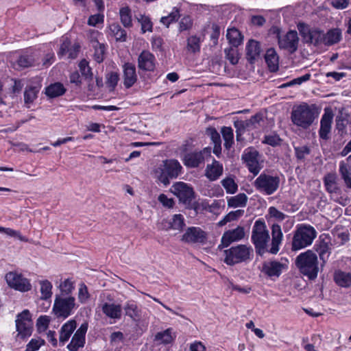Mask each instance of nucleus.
<instances>
[{
  "label": "nucleus",
  "mask_w": 351,
  "mask_h": 351,
  "mask_svg": "<svg viewBox=\"0 0 351 351\" xmlns=\"http://www.w3.org/2000/svg\"><path fill=\"white\" fill-rule=\"evenodd\" d=\"M335 283L342 287L351 286V273L341 270H336L333 276Z\"/></svg>",
  "instance_id": "nucleus-28"
},
{
  "label": "nucleus",
  "mask_w": 351,
  "mask_h": 351,
  "mask_svg": "<svg viewBox=\"0 0 351 351\" xmlns=\"http://www.w3.org/2000/svg\"><path fill=\"white\" fill-rule=\"evenodd\" d=\"M291 120L294 125L299 129L305 130L307 128V104L294 106L291 113Z\"/></svg>",
  "instance_id": "nucleus-10"
},
{
  "label": "nucleus",
  "mask_w": 351,
  "mask_h": 351,
  "mask_svg": "<svg viewBox=\"0 0 351 351\" xmlns=\"http://www.w3.org/2000/svg\"><path fill=\"white\" fill-rule=\"evenodd\" d=\"M91 45L94 48V59L98 63L103 62L105 53V46L104 44L99 43L97 40L92 39Z\"/></svg>",
  "instance_id": "nucleus-35"
},
{
  "label": "nucleus",
  "mask_w": 351,
  "mask_h": 351,
  "mask_svg": "<svg viewBox=\"0 0 351 351\" xmlns=\"http://www.w3.org/2000/svg\"><path fill=\"white\" fill-rule=\"evenodd\" d=\"M175 195L184 204H190L194 197V191L189 185L184 182H178L173 185Z\"/></svg>",
  "instance_id": "nucleus-14"
},
{
  "label": "nucleus",
  "mask_w": 351,
  "mask_h": 351,
  "mask_svg": "<svg viewBox=\"0 0 351 351\" xmlns=\"http://www.w3.org/2000/svg\"><path fill=\"white\" fill-rule=\"evenodd\" d=\"M207 234L199 227L188 228L182 235V241L189 243H205Z\"/></svg>",
  "instance_id": "nucleus-13"
},
{
  "label": "nucleus",
  "mask_w": 351,
  "mask_h": 351,
  "mask_svg": "<svg viewBox=\"0 0 351 351\" xmlns=\"http://www.w3.org/2000/svg\"><path fill=\"white\" fill-rule=\"evenodd\" d=\"M120 21L125 28L132 27V10L129 6H124L119 10Z\"/></svg>",
  "instance_id": "nucleus-32"
},
{
  "label": "nucleus",
  "mask_w": 351,
  "mask_h": 351,
  "mask_svg": "<svg viewBox=\"0 0 351 351\" xmlns=\"http://www.w3.org/2000/svg\"><path fill=\"white\" fill-rule=\"evenodd\" d=\"M5 280L8 286L21 292H27L32 289L29 279L25 278L17 271H10L5 275Z\"/></svg>",
  "instance_id": "nucleus-8"
},
{
  "label": "nucleus",
  "mask_w": 351,
  "mask_h": 351,
  "mask_svg": "<svg viewBox=\"0 0 351 351\" xmlns=\"http://www.w3.org/2000/svg\"><path fill=\"white\" fill-rule=\"evenodd\" d=\"M350 0H330L331 5L337 10H343L348 8Z\"/></svg>",
  "instance_id": "nucleus-64"
},
{
  "label": "nucleus",
  "mask_w": 351,
  "mask_h": 351,
  "mask_svg": "<svg viewBox=\"0 0 351 351\" xmlns=\"http://www.w3.org/2000/svg\"><path fill=\"white\" fill-rule=\"evenodd\" d=\"M280 183V178L277 174L263 171L254 180V186L261 193L271 195L278 191Z\"/></svg>",
  "instance_id": "nucleus-3"
},
{
  "label": "nucleus",
  "mask_w": 351,
  "mask_h": 351,
  "mask_svg": "<svg viewBox=\"0 0 351 351\" xmlns=\"http://www.w3.org/2000/svg\"><path fill=\"white\" fill-rule=\"evenodd\" d=\"M103 313L113 319H119L122 315V306L114 303L104 302L101 305Z\"/></svg>",
  "instance_id": "nucleus-20"
},
{
  "label": "nucleus",
  "mask_w": 351,
  "mask_h": 351,
  "mask_svg": "<svg viewBox=\"0 0 351 351\" xmlns=\"http://www.w3.org/2000/svg\"><path fill=\"white\" fill-rule=\"evenodd\" d=\"M66 91L63 84L60 82L52 84L47 86L45 90V94L51 97H56L64 94Z\"/></svg>",
  "instance_id": "nucleus-33"
},
{
  "label": "nucleus",
  "mask_w": 351,
  "mask_h": 351,
  "mask_svg": "<svg viewBox=\"0 0 351 351\" xmlns=\"http://www.w3.org/2000/svg\"><path fill=\"white\" fill-rule=\"evenodd\" d=\"M211 148L205 147L200 151H194L184 154L182 162L188 168H197L204 165L206 158L210 156Z\"/></svg>",
  "instance_id": "nucleus-7"
},
{
  "label": "nucleus",
  "mask_w": 351,
  "mask_h": 351,
  "mask_svg": "<svg viewBox=\"0 0 351 351\" xmlns=\"http://www.w3.org/2000/svg\"><path fill=\"white\" fill-rule=\"evenodd\" d=\"M317 257L316 254L308 250V279H315L318 274Z\"/></svg>",
  "instance_id": "nucleus-31"
},
{
  "label": "nucleus",
  "mask_w": 351,
  "mask_h": 351,
  "mask_svg": "<svg viewBox=\"0 0 351 351\" xmlns=\"http://www.w3.org/2000/svg\"><path fill=\"white\" fill-rule=\"evenodd\" d=\"M324 184L326 191L330 193H340V188L337 183V177L335 173H328L324 177Z\"/></svg>",
  "instance_id": "nucleus-29"
},
{
  "label": "nucleus",
  "mask_w": 351,
  "mask_h": 351,
  "mask_svg": "<svg viewBox=\"0 0 351 351\" xmlns=\"http://www.w3.org/2000/svg\"><path fill=\"white\" fill-rule=\"evenodd\" d=\"M333 119V113L329 108H326L320 121L319 134L322 139L327 140L331 130V123Z\"/></svg>",
  "instance_id": "nucleus-18"
},
{
  "label": "nucleus",
  "mask_w": 351,
  "mask_h": 351,
  "mask_svg": "<svg viewBox=\"0 0 351 351\" xmlns=\"http://www.w3.org/2000/svg\"><path fill=\"white\" fill-rule=\"evenodd\" d=\"M269 214L271 217H274L278 221H282L286 217V215L283 213L278 210L274 206H271L269 208Z\"/></svg>",
  "instance_id": "nucleus-63"
},
{
  "label": "nucleus",
  "mask_w": 351,
  "mask_h": 351,
  "mask_svg": "<svg viewBox=\"0 0 351 351\" xmlns=\"http://www.w3.org/2000/svg\"><path fill=\"white\" fill-rule=\"evenodd\" d=\"M125 315L133 319L139 317V311L136 303L134 301H128L124 306Z\"/></svg>",
  "instance_id": "nucleus-43"
},
{
  "label": "nucleus",
  "mask_w": 351,
  "mask_h": 351,
  "mask_svg": "<svg viewBox=\"0 0 351 351\" xmlns=\"http://www.w3.org/2000/svg\"><path fill=\"white\" fill-rule=\"evenodd\" d=\"M186 42V49L189 52L195 53L200 51L201 43L202 42L200 37L195 35L191 36L187 38Z\"/></svg>",
  "instance_id": "nucleus-36"
},
{
  "label": "nucleus",
  "mask_w": 351,
  "mask_h": 351,
  "mask_svg": "<svg viewBox=\"0 0 351 351\" xmlns=\"http://www.w3.org/2000/svg\"><path fill=\"white\" fill-rule=\"evenodd\" d=\"M223 169L222 164L214 159L212 164L207 165L205 176L209 180L215 181L222 175Z\"/></svg>",
  "instance_id": "nucleus-22"
},
{
  "label": "nucleus",
  "mask_w": 351,
  "mask_h": 351,
  "mask_svg": "<svg viewBox=\"0 0 351 351\" xmlns=\"http://www.w3.org/2000/svg\"><path fill=\"white\" fill-rule=\"evenodd\" d=\"M221 184L226 189L227 193L233 194L237 190V184L232 178H227L221 181Z\"/></svg>",
  "instance_id": "nucleus-52"
},
{
  "label": "nucleus",
  "mask_w": 351,
  "mask_h": 351,
  "mask_svg": "<svg viewBox=\"0 0 351 351\" xmlns=\"http://www.w3.org/2000/svg\"><path fill=\"white\" fill-rule=\"evenodd\" d=\"M156 58L148 51H143L138 58V66L139 69L146 71H153L155 69Z\"/></svg>",
  "instance_id": "nucleus-19"
},
{
  "label": "nucleus",
  "mask_w": 351,
  "mask_h": 351,
  "mask_svg": "<svg viewBox=\"0 0 351 351\" xmlns=\"http://www.w3.org/2000/svg\"><path fill=\"white\" fill-rule=\"evenodd\" d=\"M85 343V338L74 334L71 342L68 344L67 348L69 351H77L80 348L84 347Z\"/></svg>",
  "instance_id": "nucleus-44"
},
{
  "label": "nucleus",
  "mask_w": 351,
  "mask_h": 351,
  "mask_svg": "<svg viewBox=\"0 0 351 351\" xmlns=\"http://www.w3.org/2000/svg\"><path fill=\"white\" fill-rule=\"evenodd\" d=\"M226 38L233 47L239 46L242 42L240 32L236 28H230L227 31Z\"/></svg>",
  "instance_id": "nucleus-37"
},
{
  "label": "nucleus",
  "mask_w": 351,
  "mask_h": 351,
  "mask_svg": "<svg viewBox=\"0 0 351 351\" xmlns=\"http://www.w3.org/2000/svg\"><path fill=\"white\" fill-rule=\"evenodd\" d=\"M224 53L226 58L230 61L232 64H237L239 61V53L237 47H231L225 49Z\"/></svg>",
  "instance_id": "nucleus-50"
},
{
  "label": "nucleus",
  "mask_w": 351,
  "mask_h": 351,
  "mask_svg": "<svg viewBox=\"0 0 351 351\" xmlns=\"http://www.w3.org/2000/svg\"><path fill=\"white\" fill-rule=\"evenodd\" d=\"M339 171L346 186L351 189V167H348L341 162L339 166Z\"/></svg>",
  "instance_id": "nucleus-47"
},
{
  "label": "nucleus",
  "mask_w": 351,
  "mask_h": 351,
  "mask_svg": "<svg viewBox=\"0 0 351 351\" xmlns=\"http://www.w3.org/2000/svg\"><path fill=\"white\" fill-rule=\"evenodd\" d=\"M77 326L76 322L74 319H71L62 325L60 330V341L64 344L71 337L72 333L74 332Z\"/></svg>",
  "instance_id": "nucleus-24"
},
{
  "label": "nucleus",
  "mask_w": 351,
  "mask_h": 351,
  "mask_svg": "<svg viewBox=\"0 0 351 351\" xmlns=\"http://www.w3.org/2000/svg\"><path fill=\"white\" fill-rule=\"evenodd\" d=\"M119 80V75L117 72H110L106 75V84L113 90Z\"/></svg>",
  "instance_id": "nucleus-54"
},
{
  "label": "nucleus",
  "mask_w": 351,
  "mask_h": 351,
  "mask_svg": "<svg viewBox=\"0 0 351 351\" xmlns=\"http://www.w3.org/2000/svg\"><path fill=\"white\" fill-rule=\"evenodd\" d=\"M261 49L260 43L254 40H250L246 45L247 59L253 63L261 55Z\"/></svg>",
  "instance_id": "nucleus-23"
},
{
  "label": "nucleus",
  "mask_w": 351,
  "mask_h": 351,
  "mask_svg": "<svg viewBox=\"0 0 351 351\" xmlns=\"http://www.w3.org/2000/svg\"><path fill=\"white\" fill-rule=\"evenodd\" d=\"M193 21L190 16H186L183 17L179 23V31L183 32L189 30L192 27Z\"/></svg>",
  "instance_id": "nucleus-57"
},
{
  "label": "nucleus",
  "mask_w": 351,
  "mask_h": 351,
  "mask_svg": "<svg viewBox=\"0 0 351 351\" xmlns=\"http://www.w3.org/2000/svg\"><path fill=\"white\" fill-rule=\"evenodd\" d=\"M307 246V225L298 226L292 241V250L297 251Z\"/></svg>",
  "instance_id": "nucleus-15"
},
{
  "label": "nucleus",
  "mask_w": 351,
  "mask_h": 351,
  "mask_svg": "<svg viewBox=\"0 0 351 351\" xmlns=\"http://www.w3.org/2000/svg\"><path fill=\"white\" fill-rule=\"evenodd\" d=\"M221 132L224 141V147L226 149H229L234 143L233 130L230 127L223 126L221 128Z\"/></svg>",
  "instance_id": "nucleus-41"
},
{
  "label": "nucleus",
  "mask_w": 351,
  "mask_h": 351,
  "mask_svg": "<svg viewBox=\"0 0 351 351\" xmlns=\"http://www.w3.org/2000/svg\"><path fill=\"white\" fill-rule=\"evenodd\" d=\"M170 228L173 230H180L185 226L184 219L182 215H174L169 222Z\"/></svg>",
  "instance_id": "nucleus-51"
},
{
  "label": "nucleus",
  "mask_w": 351,
  "mask_h": 351,
  "mask_svg": "<svg viewBox=\"0 0 351 351\" xmlns=\"http://www.w3.org/2000/svg\"><path fill=\"white\" fill-rule=\"evenodd\" d=\"M294 149L298 160L304 162L307 154V145L295 146Z\"/></svg>",
  "instance_id": "nucleus-61"
},
{
  "label": "nucleus",
  "mask_w": 351,
  "mask_h": 351,
  "mask_svg": "<svg viewBox=\"0 0 351 351\" xmlns=\"http://www.w3.org/2000/svg\"><path fill=\"white\" fill-rule=\"evenodd\" d=\"M278 38L280 48L286 49L290 53L297 50L299 38L296 31L291 30L282 36L279 34Z\"/></svg>",
  "instance_id": "nucleus-12"
},
{
  "label": "nucleus",
  "mask_w": 351,
  "mask_h": 351,
  "mask_svg": "<svg viewBox=\"0 0 351 351\" xmlns=\"http://www.w3.org/2000/svg\"><path fill=\"white\" fill-rule=\"evenodd\" d=\"M18 337L22 339L31 336L32 332V319L29 310L25 309L16 315L15 320Z\"/></svg>",
  "instance_id": "nucleus-6"
},
{
  "label": "nucleus",
  "mask_w": 351,
  "mask_h": 351,
  "mask_svg": "<svg viewBox=\"0 0 351 351\" xmlns=\"http://www.w3.org/2000/svg\"><path fill=\"white\" fill-rule=\"evenodd\" d=\"M287 268L286 264L277 261H267L263 264L262 271L269 278H278L282 271Z\"/></svg>",
  "instance_id": "nucleus-16"
},
{
  "label": "nucleus",
  "mask_w": 351,
  "mask_h": 351,
  "mask_svg": "<svg viewBox=\"0 0 351 351\" xmlns=\"http://www.w3.org/2000/svg\"><path fill=\"white\" fill-rule=\"evenodd\" d=\"M41 299L47 300L51 297L52 295V285L49 280H42L40 282Z\"/></svg>",
  "instance_id": "nucleus-46"
},
{
  "label": "nucleus",
  "mask_w": 351,
  "mask_h": 351,
  "mask_svg": "<svg viewBox=\"0 0 351 351\" xmlns=\"http://www.w3.org/2000/svg\"><path fill=\"white\" fill-rule=\"evenodd\" d=\"M79 68L82 75L86 78H90L92 77L91 69L88 66V62L85 59L80 61Z\"/></svg>",
  "instance_id": "nucleus-56"
},
{
  "label": "nucleus",
  "mask_w": 351,
  "mask_h": 351,
  "mask_svg": "<svg viewBox=\"0 0 351 351\" xmlns=\"http://www.w3.org/2000/svg\"><path fill=\"white\" fill-rule=\"evenodd\" d=\"M89 298V293L87 287L84 284H81L79 288L78 299L82 303H84Z\"/></svg>",
  "instance_id": "nucleus-60"
},
{
  "label": "nucleus",
  "mask_w": 351,
  "mask_h": 351,
  "mask_svg": "<svg viewBox=\"0 0 351 351\" xmlns=\"http://www.w3.org/2000/svg\"><path fill=\"white\" fill-rule=\"evenodd\" d=\"M265 62L271 71H276L278 69V56L274 48L268 49L265 55Z\"/></svg>",
  "instance_id": "nucleus-30"
},
{
  "label": "nucleus",
  "mask_w": 351,
  "mask_h": 351,
  "mask_svg": "<svg viewBox=\"0 0 351 351\" xmlns=\"http://www.w3.org/2000/svg\"><path fill=\"white\" fill-rule=\"evenodd\" d=\"M51 318L48 315H40L36 321V326L40 332L45 331L49 326Z\"/></svg>",
  "instance_id": "nucleus-53"
},
{
  "label": "nucleus",
  "mask_w": 351,
  "mask_h": 351,
  "mask_svg": "<svg viewBox=\"0 0 351 351\" xmlns=\"http://www.w3.org/2000/svg\"><path fill=\"white\" fill-rule=\"evenodd\" d=\"M45 343L44 340L41 339H32L27 343L25 351H36Z\"/></svg>",
  "instance_id": "nucleus-55"
},
{
  "label": "nucleus",
  "mask_w": 351,
  "mask_h": 351,
  "mask_svg": "<svg viewBox=\"0 0 351 351\" xmlns=\"http://www.w3.org/2000/svg\"><path fill=\"white\" fill-rule=\"evenodd\" d=\"M36 61L35 56L33 53H23L19 58L17 64L20 68H27L34 65Z\"/></svg>",
  "instance_id": "nucleus-39"
},
{
  "label": "nucleus",
  "mask_w": 351,
  "mask_h": 351,
  "mask_svg": "<svg viewBox=\"0 0 351 351\" xmlns=\"http://www.w3.org/2000/svg\"><path fill=\"white\" fill-rule=\"evenodd\" d=\"M295 264L300 272L307 276V252L299 254L295 258Z\"/></svg>",
  "instance_id": "nucleus-40"
},
{
  "label": "nucleus",
  "mask_w": 351,
  "mask_h": 351,
  "mask_svg": "<svg viewBox=\"0 0 351 351\" xmlns=\"http://www.w3.org/2000/svg\"><path fill=\"white\" fill-rule=\"evenodd\" d=\"M328 240V237L325 234H323L319 237V243L315 245V250L317 252L320 259H322L324 263L328 257V255H326L329 253Z\"/></svg>",
  "instance_id": "nucleus-26"
},
{
  "label": "nucleus",
  "mask_w": 351,
  "mask_h": 351,
  "mask_svg": "<svg viewBox=\"0 0 351 351\" xmlns=\"http://www.w3.org/2000/svg\"><path fill=\"white\" fill-rule=\"evenodd\" d=\"M176 337V333L171 328H167L163 331L156 333L154 337V341L160 344H170Z\"/></svg>",
  "instance_id": "nucleus-25"
},
{
  "label": "nucleus",
  "mask_w": 351,
  "mask_h": 351,
  "mask_svg": "<svg viewBox=\"0 0 351 351\" xmlns=\"http://www.w3.org/2000/svg\"><path fill=\"white\" fill-rule=\"evenodd\" d=\"M110 30L118 41H125L126 40V32L121 28V27L117 23H113L110 25Z\"/></svg>",
  "instance_id": "nucleus-45"
},
{
  "label": "nucleus",
  "mask_w": 351,
  "mask_h": 351,
  "mask_svg": "<svg viewBox=\"0 0 351 351\" xmlns=\"http://www.w3.org/2000/svg\"><path fill=\"white\" fill-rule=\"evenodd\" d=\"M308 43L315 45L324 44V33L319 29L308 30Z\"/></svg>",
  "instance_id": "nucleus-42"
},
{
  "label": "nucleus",
  "mask_w": 351,
  "mask_h": 351,
  "mask_svg": "<svg viewBox=\"0 0 351 351\" xmlns=\"http://www.w3.org/2000/svg\"><path fill=\"white\" fill-rule=\"evenodd\" d=\"M341 38V31L339 28L332 29L324 34V44L332 45L337 43Z\"/></svg>",
  "instance_id": "nucleus-34"
},
{
  "label": "nucleus",
  "mask_w": 351,
  "mask_h": 351,
  "mask_svg": "<svg viewBox=\"0 0 351 351\" xmlns=\"http://www.w3.org/2000/svg\"><path fill=\"white\" fill-rule=\"evenodd\" d=\"M244 237L245 230L242 226H237L234 229L227 230L223 234L218 248L221 250L229 246L233 242L241 241Z\"/></svg>",
  "instance_id": "nucleus-11"
},
{
  "label": "nucleus",
  "mask_w": 351,
  "mask_h": 351,
  "mask_svg": "<svg viewBox=\"0 0 351 351\" xmlns=\"http://www.w3.org/2000/svg\"><path fill=\"white\" fill-rule=\"evenodd\" d=\"M179 17V10L178 9L174 8L172 12L169 13L168 16H162L160 19V22L167 27H168L171 23L176 21Z\"/></svg>",
  "instance_id": "nucleus-49"
},
{
  "label": "nucleus",
  "mask_w": 351,
  "mask_h": 351,
  "mask_svg": "<svg viewBox=\"0 0 351 351\" xmlns=\"http://www.w3.org/2000/svg\"><path fill=\"white\" fill-rule=\"evenodd\" d=\"M281 139L277 134L267 135L265 136L263 143L271 146H276L280 144Z\"/></svg>",
  "instance_id": "nucleus-59"
},
{
  "label": "nucleus",
  "mask_w": 351,
  "mask_h": 351,
  "mask_svg": "<svg viewBox=\"0 0 351 351\" xmlns=\"http://www.w3.org/2000/svg\"><path fill=\"white\" fill-rule=\"evenodd\" d=\"M253 249L246 245H237L224 251V263L228 265H234L246 262L252 258Z\"/></svg>",
  "instance_id": "nucleus-4"
},
{
  "label": "nucleus",
  "mask_w": 351,
  "mask_h": 351,
  "mask_svg": "<svg viewBox=\"0 0 351 351\" xmlns=\"http://www.w3.org/2000/svg\"><path fill=\"white\" fill-rule=\"evenodd\" d=\"M40 88V86L38 85H28L25 87L24 102L27 108H29V105L37 98Z\"/></svg>",
  "instance_id": "nucleus-27"
},
{
  "label": "nucleus",
  "mask_w": 351,
  "mask_h": 351,
  "mask_svg": "<svg viewBox=\"0 0 351 351\" xmlns=\"http://www.w3.org/2000/svg\"><path fill=\"white\" fill-rule=\"evenodd\" d=\"M264 122L263 115L258 113L252 116L249 119L245 121L235 122L234 126L238 128L239 125H240L243 128H246L248 130H253L261 128L263 125Z\"/></svg>",
  "instance_id": "nucleus-21"
},
{
  "label": "nucleus",
  "mask_w": 351,
  "mask_h": 351,
  "mask_svg": "<svg viewBox=\"0 0 351 351\" xmlns=\"http://www.w3.org/2000/svg\"><path fill=\"white\" fill-rule=\"evenodd\" d=\"M247 201V195L245 193H239L228 199V206L232 208L243 207L246 205Z\"/></svg>",
  "instance_id": "nucleus-38"
},
{
  "label": "nucleus",
  "mask_w": 351,
  "mask_h": 351,
  "mask_svg": "<svg viewBox=\"0 0 351 351\" xmlns=\"http://www.w3.org/2000/svg\"><path fill=\"white\" fill-rule=\"evenodd\" d=\"M137 20L141 25V31L143 34L146 32H152L153 23L149 16L141 14L137 17Z\"/></svg>",
  "instance_id": "nucleus-48"
},
{
  "label": "nucleus",
  "mask_w": 351,
  "mask_h": 351,
  "mask_svg": "<svg viewBox=\"0 0 351 351\" xmlns=\"http://www.w3.org/2000/svg\"><path fill=\"white\" fill-rule=\"evenodd\" d=\"M74 287L73 282L69 279L65 280L60 285V290L62 293H64L66 295L71 293Z\"/></svg>",
  "instance_id": "nucleus-62"
},
{
  "label": "nucleus",
  "mask_w": 351,
  "mask_h": 351,
  "mask_svg": "<svg viewBox=\"0 0 351 351\" xmlns=\"http://www.w3.org/2000/svg\"><path fill=\"white\" fill-rule=\"evenodd\" d=\"M221 201L214 200L210 204H208L205 206V209L215 215H219L221 211Z\"/></svg>",
  "instance_id": "nucleus-58"
},
{
  "label": "nucleus",
  "mask_w": 351,
  "mask_h": 351,
  "mask_svg": "<svg viewBox=\"0 0 351 351\" xmlns=\"http://www.w3.org/2000/svg\"><path fill=\"white\" fill-rule=\"evenodd\" d=\"M182 171V167L178 160L167 159L157 164L153 169V174L164 185L169 184V179L176 178Z\"/></svg>",
  "instance_id": "nucleus-2"
},
{
  "label": "nucleus",
  "mask_w": 351,
  "mask_h": 351,
  "mask_svg": "<svg viewBox=\"0 0 351 351\" xmlns=\"http://www.w3.org/2000/svg\"><path fill=\"white\" fill-rule=\"evenodd\" d=\"M242 160L249 171L256 176L262 169L260 162V154L255 149H246L242 155Z\"/></svg>",
  "instance_id": "nucleus-9"
},
{
  "label": "nucleus",
  "mask_w": 351,
  "mask_h": 351,
  "mask_svg": "<svg viewBox=\"0 0 351 351\" xmlns=\"http://www.w3.org/2000/svg\"><path fill=\"white\" fill-rule=\"evenodd\" d=\"M271 236V243L269 247L270 235L265 222L261 219L254 222L251 240L257 254L263 256L266 252L272 254H276L278 252L283 238V234L279 225L274 224L272 226Z\"/></svg>",
  "instance_id": "nucleus-1"
},
{
  "label": "nucleus",
  "mask_w": 351,
  "mask_h": 351,
  "mask_svg": "<svg viewBox=\"0 0 351 351\" xmlns=\"http://www.w3.org/2000/svg\"><path fill=\"white\" fill-rule=\"evenodd\" d=\"M75 299L72 296H57L53 304V312L58 318L66 319L70 316L75 306Z\"/></svg>",
  "instance_id": "nucleus-5"
},
{
  "label": "nucleus",
  "mask_w": 351,
  "mask_h": 351,
  "mask_svg": "<svg viewBox=\"0 0 351 351\" xmlns=\"http://www.w3.org/2000/svg\"><path fill=\"white\" fill-rule=\"evenodd\" d=\"M122 68L123 85L126 88H130L137 81L136 66L131 62H126L123 65Z\"/></svg>",
  "instance_id": "nucleus-17"
}]
</instances>
